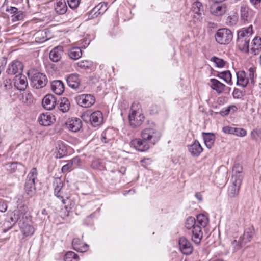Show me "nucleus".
<instances>
[{
  "label": "nucleus",
  "mask_w": 261,
  "mask_h": 261,
  "mask_svg": "<svg viewBox=\"0 0 261 261\" xmlns=\"http://www.w3.org/2000/svg\"><path fill=\"white\" fill-rule=\"evenodd\" d=\"M253 32L252 25L238 31L237 45L241 51L245 53H249V44Z\"/></svg>",
  "instance_id": "f257e3e1"
},
{
  "label": "nucleus",
  "mask_w": 261,
  "mask_h": 261,
  "mask_svg": "<svg viewBox=\"0 0 261 261\" xmlns=\"http://www.w3.org/2000/svg\"><path fill=\"white\" fill-rule=\"evenodd\" d=\"M185 226L187 229L191 230L192 241L196 244H199L203 237V232L199 226L196 225L195 219L193 217H188Z\"/></svg>",
  "instance_id": "f03ea898"
},
{
  "label": "nucleus",
  "mask_w": 261,
  "mask_h": 261,
  "mask_svg": "<svg viewBox=\"0 0 261 261\" xmlns=\"http://www.w3.org/2000/svg\"><path fill=\"white\" fill-rule=\"evenodd\" d=\"M28 75L31 81V85L36 89L44 87L47 83V80L45 75L32 69L28 71Z\"/></svg>",
  "instance_id": "7ed1b4c3"
},
{
  "label": "nucleus",
  "mask_w": 261,
  "mask_h": 261,
  "mask_svg": "<svg viewBox=\"0 0 261 261\" xmlns=\"http://www.w3.org/2000/svg\"><path fill=\"white\" fill-rule=\"evenodd\" d=\"M133 104L128 115L129 125L133 128L140 126L145 120V116L143 115L141 110H135Z\"/></svg>",
  "instance_id": "20e7f679"
},
{
  "label": "nucleus",
  "mask_w": 261,
  "mask_h": 261,
  "mask_svg": "<svg viewBox=\"0 0 261 261\" xmlns=\"http://www.w3.org/2000/svg\"><path fill=\"white\" fill-rule=\"evenodd\" d=\"M215 39L220 44H228L232 39V32L228 29H219L215 34Z\"/></svg>",
  "instance_id": "39448f33"
},
{
  "label": "nucleus",
  "mask_w": 261,
  "mask_h": 261,
  "mask_svg": "<svg viewBox=\"0 0 261 261\" xmlns=\"http://www.w3.org/2000/svg\"><path fill=\"white\" fill-rule=\"evenodd\" d=\"M77 103L82 107L89 108L92 106L95 101L94 97L88 94H81L76 98Z\"/></svg>",
  "instance_id": "423d86ee"
},
{
  "label": "nucleus",
  "mask_w": 261,
  "mask_h": 261,
  "mask_svg": "<svg viewBox=\"0 0 261 261\" xmlns=\"http://www.w3.org/2000/svg\"><path fill=\"white\" fill-rule=\"evenodd\" d=\"M53 186L54 188L55 195L61 199L63 204H66V200L64 199V194L62 191L63 182L60 178H55L54 180Z\"/></svg>",
  "instance_id": "0eeeda50"
},
{
  "label": "nucleus",
  "mask_w": 261,
  "mask_h": 261,
  "mask_svg": "<svg viewBox=\"0 0 261 261\" xmlns=\"http://www.w3.org/2000/svg\"><path fill=\"white\" fill-rule=\"evenodd\" d=\"M146 129L143 130L141 137L142 139H135L132 141L131 144L137 150L140 151H145L147 150V139L145 137Z\"/></svg>",
  "instance_id": "6e6552de"
},
{
  "label": "nucleus",
  "mask_w": 261,
  "mask_h": 261,
  "mask_svg": "<svg viewBox=\"0 0 261 261\" xmlns=\"http://www.w3.org/2000/svg\"><path fill=\"white\" fill-rule=\"evenodd\" d=\"M23 69L22 63L19 61H13L10 64L7 69L6 72L8 74L13 75H19L22 74Z\"/></svg>",
  "instance_id": "1a4fd4ad"
},
{
  "label": "nucleus",
  "mask_w": 261,
  "mask_h": 261,
  "mask_svg": "<svg viewBox=\"0 0 261 261\" xmlns=\"http://www.w3.org/2000/svg\"><path fill=\"white\" fill-rule=\"evenodd\" d=\"M179 248L183 254H190L193 251L191 243L185 237H181L178 241Z\"/></svg>",
  "instance_id": "9d476101"
},
{
  "label": "nucleus",
  "mask_w": 261,
  "mask_h": 261,
  "mask_svg": "<svg viewBox=\"0 0 261 261\" xmlns=\"http://www.w3.org/2000/svg\"><path fill=\"white\" fill-rule=\"evenodd\" d=\"M226 5L224 4L215 3L210 7L211 13L216 16L224 14L226 12Z\"/></svg>",
  "instance_id": "9b49d317"
},
{
  "label": "nucleus",
  "mask_w": 261,
  "mask_h": 261,
  "mask_svg": "<svg viewBox=\"0 0 261 261\" xmlns=\"http://www.w3.org/2000/svg\"><path fill=\"white\" fill-rule=\"evenodd\" d=\"M42 106L47 110H53L56 104V99L52 94H47L42 99Z\"/></svg>",
  "instance_id": "f8f14e48"
},
{
  "label": "nucleus",
  "mask_w": 261,
  "mask_h": 261,
  "mask_svg": "<svg viewBox=\"0 0 261 261\" xmlns=\"http://www.w3.org/2000/svg\"><path fill=\"white\" fill-rule=\"evenodd\" d=\"M14 86L19 90H24L28 85L27 80L25 75L22 74L16 75L14 82Z\"/></svg>",
  "instance_id": "ddd939ff"
},
{
  "label": "nucleus",
  "mask_w": 261,
  "mask_h": 261,
  "mask_svg": "<svg viewBox=\"0 0 261 261\" xmlns=\"http://www.w3.org/2000/svg\"><path fill=\"white\" fill-rule=\"evenodd\" d=\"M231 182L232 184L228 188V193L230 197H234L239 193L242 181L239 179L235 180L231 179Z\"/></svg>",
  "instance_id": "4468645a"
},
{
  "label": "nucleus",
  "mask_w": 261,
  "mask_h": 261,
  "mask_svg": "<svg viewBox=\"0 0 261 261\" xmlns=\"http://www.w3.org/2000/svg\"><path fill=\"white\" fill-rule=\"evenodd\" d=\"M66 125L70 130L77 132L82 128V123L80 119L74 117L69 119Z\"/></svg>",
  "instance_id": "2eb2a0df"
},
{
  "label": "nucleus",
  "mask_w": 261,
  "mask_h": 261,
  "mask_svg": "<svg viewBox=\"0 0 261 261\" xmlns=\"http://www.w3.org/2000/svg\"><path fill=\"white\" fill-rule=\"evenodd\" d=\"M90 121L91 124L94 127L100 125L103 122V115L102 113L99 111L93 112L90 116Z\"/></svg>",
  "instance_id": "dca6fc26"
},
{
  "label": "nucleus",
  "mask_w": 261,
  "mask_h": 261,
  "mask_svg": "<svg viewBox=\"0 0 261 261\" xmlns=\"http://www.w3.org/2000/svg\"><path fill=\"white\" fill-rule=\"evenodd\" d=\"M161 137L160 133L155 128H148V146L154 145Z\"/></svg>",
  "instance_id": "f3484780"
},
{
  "label": "nucleus",
  "mask_w": 261,
  "mask_h": 261,
  "mask_svg": "<svg viewBox=\"0 0 261 261\" xmlns=\"http://www.w3.org/2000/svg\"><path fill=\"white\" fill-rule=\"evenodd\" d=\"M54 8L56 13L59 15L65 14L67 10L66 0H55Z\"/></svg>",
  "instance_id": "a211bd4d"
},
{
  "label": "nucleus",
  "mask_w": 261,
  "mask_h": 261,
  "mask_svg": "<svg viewBox=\"0 0 261 261\" xmlns=\"http://www.w3.org/2000/svg\"><path fill=\"white\" fill-rule=\"evenodd\" d=\"M63 53V47L58 46L53 48L49 53L50 59L54 62H57L60 60Z\"/></svg>",
  "instance_id": "6ab92c4d"
},
{
  "label": "nucleus",
  "mask_w": 261,
  "mask_h": 261,
  "mask_svg": "<svg viewBox=\"0 0 261 261\" xmlns=\"http://www.w3.org/2000/svg\"><path fill=\"white\" fill-rule=\"evenodd\" d=\"M188 150L193 156H198L203 151V148L199 142L195 140L192 144L188 147Z\"/></svg>",
  "instance_id": "aec40b11"
},
{
  "label": "nucleus",
  "mask_w": 261,
  "mask_h": 261,
  "mask_svg": "<svg viewBox=\"0 0 261 261\" xmlns=\"http://www.w3.org/2000/svg\"><path fill=\"white\" fill-rule=\"evenodd\" d=\"M108 4L105 2H101L96 6L91 11V18L97 17L99 14H103L107 9Z\"/></svg>",
  "instance_id": "412c9836"
},
{
  "label": "nucleus",
  "mask_w": 261,
  "mask_h": 261,
  "mask_svg": "<svg viewBox=\"0 0 261 261\" xmlns=\"http://www.w3.org/2000/svg\"><path fill=\"white\" fill-rule=\"evenodd\" d=\"M25 209L24 206H20L17 210H15L13 212V216L11 217V220L12 222L18 223L20 221L24 220Z\"/></svg>",
  "instance_id": "4be33fe9"
},
{
  "label": "nucleus",
  "mask_w": 261,
  "mask_h": 261,
  "mask_svg": "<svg viewBox=\"0 0 261 261\" xmlns=\"http://www.w3.org/2000/svg\"><path fill=\"white\" fill-rule=\"evenodd\" d=\"M72 245L74 250L80 252L86 251L88 248V245L86 243H83L79 238L73 239Z\"/></svg>",
  "instance_id": "5701e85b"
},
{
  "label": "nucleus",
  "mask_w": 261,
  "mask_h": 261,
  "mask_svg": "<svg viewBox=\"0 0 261 261\" xmlns=\"http://www.w3.org/2000/svg\"><path fill=\"white\" fill-rule=\"evenodd\" d=\"M240 12L241 18L244 22L250 21L254 15L253 12L246 5L241 6Z\"/></svg>",
  "instance_id": "b1692460"
},
{
  "label": "nucleus",
  "mask_w": 261,
  "mask_h": 261,
  "mask_svg": "<svg viewBox=\"0 0 261 261\" xmlns=\"http://www.w3.org/2000/svg\"><path fill=\"white\" fill-rule=\"evenodd\" d=\"M251 46L249 53L253 55H258L261 51V38L255 37L252 41Z\"/></svg>",
  "instance_id": "393cba45"
},
{
  "label": "nucleus",
  "mask_w": 261,
  "mask_h": 261,
  "mask_svg": "<svg viewBox=\"0 0 261 261\" xmlns=\"http://www.w3.org/2000/svg\"><path fill=\"white\" fill-rule=\"evenodd\" d=\"M68 86L73 89L79 88L80 85V80L79 75L77 74H71L67 76L66 79Z\"/></svg>",
  "instance_id": "a878e982"
},
{
  "label": "nucleus",
  "mask_w": 261,
  "mask_h": 261,
  "mask_svg": "<svg viewBox=\"0 0 261 261\" xmlns=\"http://www.w3.org/2000/svg\"><path fill=\"white\" fill-rule=\"evenodd\" d=\"M210 81L211 82L210 85L212 89L216 91L218 94L223 92L226 87L225 85L215 79H211Z\"/></svg>",
  "instance_id": "bb28decb"
},
{
  "label": "nucleus",
  "mask_w": 261,
  "mask_h": 261,
  "mask_svg": "<svg viewBox=\"0 0 261 261\" xmlns=\"http://www.w3.org/2000/svg\"><path fill=\"white\" fill-rule=\"evenodd\" d=\"M21 232L24 236H29L33 234L34 229L33 226L25 223V221H20L18 224Z\"/></svg>",
  "instance_id": "cd10ccee"
},
{
  "label": "nucleus",
  "mask_w": 261,
  "mask_h": 261,
  "mask_svg": "<svg viewBox=\"0 0 261 261\" xmlns=\"http://www.w3.org/2000/svg\"><path fill=\"white\" fill-rule=\"evenodd\" d=\"M242 166L239 163L234 164L232 168V176L231 179L234 180L239 179L241 181H242Z\"/></svg>",
  "instance_id": "c85d7f7f"
},
{
  "label": "nucleus",
  "mask_w": 261,
  "mask_h": 261,
  "mask_svg": "<svg viewBox=\"0 0 261 261\" xmlns=\"http://www.w3.org/2000/svg\"><path fill=\"white\" fill-rule=\"evenodd\" d=\"M51 88L53 91L57 95H61L64 90V85L61 81L56 80L52 82Z\"/></svg>",
  "instance_id": "c756f323"
},
{
  "label": "nucleus",
  "mask_w": 261,
  "mask_h": 261,
  "mask_svg": "<svg viewBox=\"0 0 261 261\" xmlns=\"http://www.w3.org/2000/svg\"><path fill=\"white\" fill-rule=\"evenodd\" d=\"M24 191L29 197H32L35 193L36 188L35 187V181L26 179L24 185Z\"/></svg>",
  "instance_id": "7c9ffc66"
},
{
  "label": "nucleus",
  "mask_w": 261,
  "mask_h": 261,
  "mask_svg": "<svg viewBox=\"0 0 261 261\" xmlns=\"http://www.w3.org/2000/svg\"><path fill=\"white\" fill-rule=\"evenodd\" d=\"M54 120H55L54 116L48 113L41 114L38 119L39 123L43 126L50 125Z\"/></svg>",
  "instance_id": "2f4dec72"
},
{
  "label": "nucleus",
  "mask_w": 261,
  "mask_h": 261,
  "mask_svg": "<svg viewBox=\"0 0 261 261\" xmlns=\"http://www.w3.org/2000/svg\"><path fill=\"white\" fill-rule=\"evenodd\" d=\"M247 76L245 71H238L237 73V84L243 87H245L248 84V79L247 78Z\"/></svg>",
  "instance_id": "473e14b6"
},
{
  "label": "nucleus",
  "mask_w": 261,
  "mask_h": 261,
  "mask_svg": "<svg viewBox=\"0 0 261 261\" xmlns=\"http://www.w3.org/2000/svg\"><path fill=\"white\" fill-rule=\"evenodd\" d=\"M208 221V217L204 214H200L196 217V224L199 226L201 231L207 225Z\"/></svg>",
  "instance_id": "72a5a7b5"
},
{
  "label": "nucleus",
  "mask_w": 261,
  "mask_h": 261,
  "mask_svg": "<svg viewBox=\"0 0 261 261\" xmlns=\"http://www.w3.org/2000/svg\"><path fill=\"white\" fill-rule=\"evenodd\" d=\"M254 234V228L252 226L249 227L245 230L243 235L240 238V241H242L245 244L251 241Z\"/></svg>",
  "instance_id": "f704fd0d"
},
{
  "label": "nucleus",
  "mask_w": 261,
  "mask_h": 261,
  "mask_svg": "<svg viewBox=\"0 0 261 261\" xmlns=\"http://www.w3.org/2000/svg\"><path fill=\"white\" fill-rule=\"evenodd\" d=\"M203 137L206 146L209 149L211 148L215 140L214 134L212 133H203Z\"/></svg>",
  "instance_id": "c9c22d12"
},
{
  "label": "nucleus",
  "mask_w": 261,
  "mask_h": 261,
  "mask_svg": "<svg viewBox=\"0 0 261 261\" xmlns=\"http://www.w3.org/2000/svg\"><path fill=\"white\" fill-rule=\"evenodd\" d=\"M79 162L80 159L78 158H74L72 160L68 161L67 163L62 167V172H65L71 170L72 169L75 168L74 165H77Z\"/></svg>",
  "instance_id": "e433bc0d"
},
{
  "label": "nucleus",
  "mask_w": 261,
  "mask_h": 261,
  "mask_svg": "<svg viewBox=\"0 0 261 261\" xmlns=\"http://www.w3.org/2000/svg\"><path fill=\"white\" fill-rule=\"evenodd\" d=\"M82 55V51L80 47H74L71 48L68 53V56L70 58L73 60H77Z\"/></svg>",
  "instance_id": "4c0bfd02"
},
{
  "label": "nucleus",
  "mask_w": 261,
  "mask_h": 261,
  "mask_svg": "<svg viewBox=\"0 0 261 261\" xmlns=\"http://www.w3.org/2000/svg\"><path fill=\"white\" fill-rule=\"evenodd\" d=\"M70 103L66 98H63L61 99L59 106V110L63 113L68 112L70 109Z\"/></svg>",
  "instance_id": "58836bf2"
},
{
  "label": "nucleus",
  "mask_w": 261,
  "mask_h": 261,
  "mask_svg": "<svg viewBox=\"0 0 261 261\" xmlns=\"http://www.w3.org/2000/svg\"><path fill=\"white\" fill-rule=\"evenodd\" d=\"M217 76L220 79H223L225 82L229 85H232V82L231 80V74L229 71L222 72L218 74Z\"/></svg>",
  "instance_id": "ea45409f"
},
{
  "label": "nucleus",
  "mask_w": 261,
  "mask_h": 261,
  "mask_svg": "<svg viewBox=\"0 0 261 261\" xmlns=\"http://www.w3.org/2000/svg\"><path fill=\"white\" fill-rule=\"evenodd\" d=\"M192 9L195 13L198 14H201L204 11L202 4L198 0H195L193 3Z\"/></svg>",
  "instance_id": "a19ab883"
},
{
  "label": "nucleus",
  "mask_w": 261,
  "mask_h": 261,
  "mask_svg": "<svg viewBox=\"0 0 261 261\" xmlns=\"http://www.w3.org/2000/svg\"><path fill=\"white\" fill-rule=\"evenodd\" d=\"M78 260L79 256L74 252L68 251L65 255V261H77Z\"/></svg>",
  "instance_id": "79ce46f5"
},
{
  "label": "nucleus",
  "mask_w": 261,
  "mask_h": 261,
  "mask_svg": "<svg viewBox=\"0 0 261 261\" xmlns=\"http://www.w3.org/2000/svg\"><path fill=\"white\" fill-rule=\"evenodd\" d=\"M211 61L215 63V66L219 68H222L224 67L226 62L223 59L213 57L211 58Z\"/></svg>",
  "instance_id": "37998d69"
},
{
  "label": "nucleus",
  "mask_w": 261,
  "mask_h": 261,
  "mask_svg": "<svg viewBox=\"0 0 261 261\" xmlns=\"http://www.w3.org/2000/svg\"><path fill=\"white\" fill-rule=\"evenodd\" d=\"M22 102L27 105L30 104L33 101V97L31 93H23L21 96Z\"/></svg>",
  "instance_id": "c03bdc74"
},
{
  "label": "nucleus",
  "mask_w": 261,
  "mask_h": 261,
  "mask_svg": "<svg viewBox=\"0 0 261 261\" xmlns=\"http://www.w3.org/2000/svg\"><path fill=\"white\" fill-rule=\"evenodd\" d=\"M234 130L233 131V135H234L238 137H244L247 134L246 130L242 128L234 127Z\"/></svg>",
  "instance_id": "a18cd8bd"
},
{
  "label": "nucleus",
  "mask_w": 261,
  "mask_h": 261,
  "mask_svg": "<svg viewBox=\"0 0 261 261\" xmlns=\"http://www.w3.org/2000/svg\"><path fill=\"white\" fill-rule=\"evenodd\" d=\"M37 171L36 168H33L27 176L26 179H30V180L35 181L37 178Z\"/></svg>",
  "instance_id": "49530a36"
},
{
  "label": "nucleus",
  "mask_w": 261,
  "mask_h": 261,
  "mask_svg": "<svg viewBox=\"0 0 261 261\" xmlns=\"http://www.w3.org/2000/svg\"><path fill=\"white\" fill-rule=\"evenodd\" d=\"M243 244H244V243L241 241L240 239L238 242L234 240L231 242V247L233 248V251H236L242 247Z\"/></svg>",
  "instance_id": "de8ad7c7"
},
{
  "label": "nucleus",
  "mask_w": 261,
  "mask_h": 261,
  "mask_svg": "<svg viewBox=\"0 0 261 261\" xmlns=\"http://www.w3.org/2000/svg\"><path fill=\"white\" fill-rule=\"evenodd\" d=\"M237 107L236 106L232 105L227 107L225 111H222L221 112V114L224 115H228L229 112H231L232 113L235 112L237 110Z\"/></svg>",
  "instance_id": "09e8293b"
},
{
  "label": "nucleus",
  "mask_w": 261,
  "mask_h": 261,
  "mask_svg": "<svg viewBox=\"0 0 261 261\" xmlns=\"http://www.w3.org/2000/svg\"><path fill=\"white\" fill-rule=\"evenodd\" d=\"M91 65V62L87 60L80 61L77 63V65L79 67L85 69L90 67Z\"/></svg>",
  "instance_id": "8fccbe9b"
},
{
  "label": "nucleus",
  "mask_w": 261,
  "mask_h": 261,
  "mask_svg": "<svg viewBox=\"0 0 261 261\" xmlns=\"http://www.w3.org/2000/svg\"><path fill=\"white\" fill-rule=\"evenodd\" d=\"M67 2L69 7L71 9L77 8L79 5V0H66Z\"/></svg>",
  "instance_id": "3c124183"
},
{
  "label": "nucleus",
  "mask_w": 261,
  "mask_h": 261,
  "mask_svg": "<svg viewBox=\"0 0 261 261\" xmlns=\"http://www.w3.org/2000/svg\"><path fill=\"white\" fill-rule=\"evenodd\" d=\"M261 129H254L251 133V137L253 140H257L260 137Z\"/></svg>",
  "instance_id": "603ef678"
},
{
  "label": "nucleus",
  "mask_w": 261,
  "mask_h": 261,
  "mask_svg": "<svg viewBox=\"0 0 261 261\" xmlns=\"http://www.w3.org/2000/svg\"><path fill=\"white\" fill-rule=\"evenodd\" d=\"M246 73L247 75V78L248 79V83L249 82V81H250L251 82H253L254 74V69L253 68H250L248 72Z\"/></svg>",
  "instance_id": "864d4df0"
},
{
  "label": "nucleus",
  "mask_w": 261,
  "mask_h": 261,
  "mask_svg": "<svg viewBox=\"0 0 261 261\" xmlns=\"http://www.w3.org/2000/svg\"><path fill=\"white\" fill-rule=\"evenodd\" d=\"M234 127L229 126H226L223 127V132L225 134L233 135Z\"/></svg>",
  "instance_id": "5fc2aeb1"
},
{
  "label": "nucleus",
  "mask_w": 261,
  "mask_h": 261,
  "mask_svg": "<svg viewBox=\"0 0 261 261\" xmlns=\"http://www.w3.org/2000/svg\"><path fill=\"white\" fill-rule=\"evenodd\" d=\"M13 20L18 21L21 20L23 18V15L21 11H17L15 14L13 16Z\"/></svg>",
  "instance_id": "6e6d98bb"
},
{
  "label": "nucleus",
  "mask_w": 261,
  "mask_h": 261,
  "mask_svg": "<svg viewBox=\"0 0 261 261\" xmlns=\"http://www.w3.org/2000/svg\"><path fill=\"white\" fill-rule=\"evenodd\" d=\"M8 208L7 203L4 201H0V212H5Z\"/></svg>",
  "instance_id": "4d7b16f0"
},
{
  "label": "nucleus",
  "mask_w": 261,
  "mask_h": 261,
  "mask_svg": "<svg viewBox=\"0 0 261 261\" xmlns=\"http://www.w3.org/2000/svg\"><path fill=\"white\" fill-rule=\"evenodd\" d=\"M4 85L6 90H9L12 87V84L10 79H6L4 81Z\"/></svg>",
  "instance_id": "13d9d810"
},
{
  "label": "nucleus",
  "mask_w": 261,
  "mask_h": 261,
  "mask_svg": "<svg viewBox=\"0 0 261 261\" xmlns=\"http://www.w3.org/2000/svg\"><path fill=\"white\" fill-rule=\"evenodd\" d=\"M101 163L100 161L98 159L94 160L92 161L91 164V167L93 169H98L100 167Z\"/></svg>",
  "instance_id": "bf43d9fd"
},
{
  "label": "nucleus",
  "mask_w": 261,
  "mask_h": 261,
  "mask_svg": "<svg viewBox=\"0 0 261 261\" xmlns=\"http://www.w3.org/2000/svg\"><path fill=\"white\" fill-rule=\"evenodd\" d=\"M6 11L11 14H13L14 15L18 11V9L15 7L10 6L9 7H7Z\"/></svg>",
  "instance_id": "052dcab7"
},
{
  "label": "nucleus",
  "mask_w": 261,
  "mask_h": 261,
  "mask_svg": "<svg viewBox=\"0 0 261 261\" xmlns=\"http://www.w3.org/2000/svg\"><path fill=\"white\" fill-rule=\"evenodd\" d=\"M195 196L199 201H202L203 197H202V194L200 193H199V192L196 193Z\"/></svg>",
  "instance_id": "680f3d73"
},
{
  "label": "nucleus",
  "mask_w": 261,
  "mask_h": 261,
  "mask_svg": "<svg viewBox=\"0 0 261 261\" xmlns=\"http://www.w3.org/2000/svg\"><path fill=\"white\" fill-rule=\"evenodd\" d=\"M251 4L253 5H257L260 3L261 0H250Z\"/></svg>",
  "instance_id": "e2e57ef3"
},
{
  "label": "nucleus",
  "mask_w": 261,
  "mask_h": 261,
  "mask_svg": "<svg viewBox=\"0 0 261 261\" xmlns=\"http://www.w3.org/2000/svg\"><path fill=\"white\" fill-rule=\"evenodd\" d=\"M126 171V168L124 167H121L119 170V172L122 174H124Z\"/></svg>",
  "instance_id": "0e129e2a"
},
{
  "label": "nucleus",
  "mask_w": 261,
  "mask_h": 261,
  "mask_svg": "<svg viewBox=\"0 0 261 261\" xmlns=\"http://www.w3.org/2000/svg\"><path fill=\"white\" fill-rule=\"evenodd\" d=\"M155 110H156L155 112H153L152 110H150V114H154V113L157 112L158 108L156 106L155 107Z\"/></svg>",
  "instance_id": "69168bd1"
},
{
  "label": "nucleus",
  "mask_w": 261,
  "mask_h": 261,
  "mask_svg": "<svg viewBox=\"0 0 261 261\" xmlns=\"http://www.w3.org/2000/svg\"><path fill=\"white\" fill-rule=\"evenodd\" d=\"M15 165H16V163H11V166L13 167V168H14Z\"/></svg>",
  "instance_id": "338daca9"
},
{
  "label": "nucleus",
  "mask_w": 261,
  "mask_h": 261,
  "mask_svg": "<svg viewBox=\"0 0 261 261\" xmlns=\"http://www.w3.org/2000/svg\"><path fill=\"white\" fill-rule=\"evenodd\" d=\"M214 261H224V260H221V259H216V260H215Z\"/></svg>",
  "instance_id": "774afa93"
}]
</instances>
